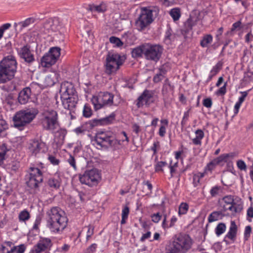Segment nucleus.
Listing matches in <instances>:
<instances>
[{"instance_id": "1", "label": "nucleus", "mask_w": 253, "mask_h": 253, "mask_svg": "<svg viewBox=\"0 0 253 253\" xmlns=\"http://www.w3.org/2000/svg\"><path fill=\"white\" fill-rule=\"evenodd\" d=\"M47 226L54 233L62 232L67 225L68 219L63 212L57 207H52L46 212Z\"/></svg>"}, {"instance_id": "2", "label": "nucleus", "mask_w": 253, "mask_h": 253, "mask_svg": "<svg viewBox=\"0 0 253 253\" xmlns=\"http://www.w3.org/2000/svg\"><path fill=\"white\" fill-rule=\"evenodd\" d=\"M17 62L14 57L8 56L0 62V84L12 80L16 72Z\"/></svg>"}, {"instance_id": "3", "label": "nucleus", "mask_w": 253, "mask_h": 253, "mask_svg": "<svg viewBox=\"0 0 253 253\" xmlns=\"http://www.w3.org/2000/svg\"><path fill=\"white\" fill-rule=\"evenodd\" d=\"M192 244L189 235L178 234L175 236L167 253H186L191 248Z\"/></svg>"}, {"instance_id": "4", "label": "nucleus", "mask_w": 253, "mask_h": 253, "mask_svg": "<svg viewBox=\"0 0 253 253\" xmlns=\"http://www.w3.org/2000/svg\"><path fill=\"white\" fill-rule=\"evenodd\" d=\"M38 113L37 109L32 108L17 112L13 118V125L20 130L31 123Z\"/></svg>"}, {"instance_id": "5", "label": "nucleus", "mask_w": 253, "mask_h": 253, "mask_svg": "<svg viewBox=\"0 0 253 253\" xmlns=\"http://www.w3.org/2000/svg\"><path fill=\"white\" fill-rule=\"evenodd\" d=\"M94 141L98 145L105 148L114 147L120 141L116 139L113 133L109 131L98 132L94 137Z\"/></svg>"}, {"instance_id": "6", "label": "nucleus", "mask_w": 253, "mask_h": 253, "mask_svg": "<svg viewBox=\"0 0 253 253\" xmlns=\"http://www.w3.org/2000/svg\"><path fill=\"white\" fill-rule=\"evenodd\" d=\"M43 128L47 130H54L58 126V114L53 110L44 111L41 119Z\"/></svg>"}, {"instance_id": "7", "label": "nucleus", "mask_w": 253, "mask_h": 253, "mask_svg": "<svg viewBox=\"0 0 253 253\" xmlns=\"http://www.w3.org/2000/svg\"><path fill=\"white\" fill-rule=\"evenodd\" d=\"M153 11L150 7H143L141 8L140 14L135 21V26L138 30H144L153 21Z\"/></svg>"}, {"instance_id": "8", "label": "nucleus", "mask_w": 253, "mask_h": 253, "mask_svg": "<svg viewBox=\"0 0 253 253\" xmlns=\"http://www.w3.org/2000/svg\"><path fill=\"white\" fill-rule=\"evenodd\" d=\"M144 58L149 61L158 62L162 55L163 48L159 44L144 43Z\"/></svg>"}, {"instance_id": "9", "label": "nucleus", "mask_w": 253, "mask_h": 253, "mask_svg": "<svg viewBox=\"0 0 253 253\" xmlns=\"http://www.w3.org/2000/svg\"><path fill=\"white\" fill-rule=\"evenodd\" d=\"M114 95L112 93L100 92L98 96H94L91 101L95 110L105 106H110L113 104Z\"/></svg>"}, {"instance_id": "10", "label": "nucleus", "mask_w": 253, "mask_h": 253, "mask_svg": "<svg viewBox=\"0 0 253 253\" xmlns=\"http://www.w3.org/2000/svg\"><path fill=\"white\" fill-rule=\"evenodd\" d=\"M100 178L98 170L94 169L85 171L83 175L79 176L80 181L82 184L90 187L97 185Z\"/></svg>"}, {"instance_id": "11", "label": "nucleus", "mask_w": 253, "mask_h": 253, "mask_svg": "<svg viewBox=\"0 0 253 253\" xmlns=\"http://www.w3.org/2000/svg\"><path fill=\"white\" fill-rule=\"evenodd\" d=\"M28 148L32 154L34 156L40 153H45L48 150V147L45 143L41 140L37 139L30 140Z\"/></svg>"}, {"instance_id": "12", "label": "nucleus", "mask_w": 253, "mask_h": 253, "mask_svg": "<svg viewBox=\"0 0 253 253\" xmlns=\"http://www.w3.org/2000/svg\"><path fill=\"white\" fill-rule=\"evenodd\" d=\"M59 93L60 97H69L78 95L73 84L68 82H65L61 84Z\"/></svg>"}, {"instance_id": "13", "label": "nucleus", "mask_w": 253, "mask_h": 253, "mask_svg": "<svg viewBox=\"0 0 253 253\" xmlns=\"http://www.w3.org/2000/svg\"><path fill=\"white\" fill-rule=\"evenodd\" d=\"M51 240L49 238H43L40 240L34 247L30 253H41L49 250L52 246Z\"/></svg>"}, {"instance_id": "14", "label": "nucleus", "mask_w": 253, "mask_h": 253, "mask_svg": "<svg viewBox=\"0 0 253 253\" xmlns=\"http://www.w3.org/2000/svg\"><path fill=\"white\" fill-rule=\"evenodd\" d=\"M115 119V115L112 114L110 116L100 119H94L89 121L86 124L89 125V128L102 125H106L112 123Z\"/></svg>"}, {"instance_id": "15", "label": "nucleus", "mask_w": 253, "mask_h": 253, "mask_svg": "<svg viewBox=\"0 0 253 253\" xmlns=\"http://www.w3.org/2000/svg\"><path fill=\"white\" fill-rule=\"evenodd\" d=\"M223 200L226 204L227 205H229L228 208H226V206H223V210L224 211L230 210L234 212H239L242 210V206L237 205L234 202V199L232 196H226L223 198Z\"/></svg>"}, {"instance_id": "16", "label": "nucleus", "mask_w": 253, "mask_h": 253, "mask_svg": "<svg viewBox=\"0 0 253 253\" xmlns=\"http://www.w3.org/2000/svg\"><path fill=\"white\" fill-rule=\"evenodd\" d=\"M153 93L152 91L145 89L142 94L138 98L136 105L138 108L144 105H149L153 102L152 100Z\"/></svg>"}, {"instance_id": "17", "label": "nucleus", "mask_w": 253, "mask_h": 253, "mask_svg": "<svg viewBox=\"0 0 253 253\" xmlns=\"http://www.w3.org/2000/svg\"><path fill=\"white\" fill-rule=\"evenodd\" d=\"M237 156V153L236 152L223 154L220 155L218 157L214 159L212 162H210L208 166L210 169H212L215 165H218L222 162H227L228 161L233 159Z\"/></svg>"}, {"instance_id": "18", "label": "nucleus", "mask_w": 253, "mask_h": 253, "mask_svg": "<svg viewBox=\"0 0 253 253\" xmlns=\"http://www.w3.org/2000/svg\"><path fill=\"white\" fill-rule=\"evenodd\" d=\"M64 108L69 110L74 109L79 100L78 96L74 95L69 97H60Z\"/></svg>"}, {"instance_id": "19", "label": "nucleus", "mask_w": 253, "mask_h": 253, "mask_svg": "<svg viewBox=\"0 0 253 253\" xmlns=\"http://www.w3.org/2000/svg\"><path fill=\"white\" fill-rule=\"evenodd\" d=\"M195 22L192 18H188L184 23L183 27L180 29L179 32L176 34L177 36H183L184 38H186L187 35L192 30Z\"/></svg>"}, {"instance_id": "20", "label": "nucleus", "mask_w": 253, "mask_h": 253, "mask_svg": "<svg viewBox=\"0 0 253 253\" xmlns=\"http://www.w3.org/2000/svg\"><path fill=\"white\" fill-rule=\"evenodd\" d=\"M31 95V90L29 87L24 88L19 93L18 97V101L21 104H26Z\"/></svg>"}, {"instance_id": "21", "label": "nucleus", "mask_w": 253, "mask_h": 253, "mask_svg": "<svg viewBox=\"0 0 253 253\" xmlns=\"http://www.w3.org/2000/svg\"><path fill=\"white\" fill-rule=\"evenodd\" d=\"M106 62L114 65L116 67L120 68V66L123 64V62L121 59V56L117 53L111 54L109 53L106 59Z\"/></svg>"}, {"instance_id": "22", "label": "nucleus", "mask_w": 253, "mask_h": 253, "mask_svg": "<svg viewBox=\"0 0 253 253\" xmlns=\"http://www.w3.org/2000/svg\"><path fill=\"white\" fill-rule=\"evenodd\" d=\"M20 56L25 61L31 63L35 61L34 55L27 46H24L20 50Z\"/></svg>"}, {"instance_id": "23", "label": "nucleus", "mask_w": 253, "mask_h": 253, "mask_svg": "<svg viewBox=\"0 0 253 253\" xmlns=\"http://www.w3.org/2000/svg\"><path fill=\"white\" fill-rule=\"evenodd\" d=\"M57 61V60L48 52L42 57L41 63L42 66L49 67L54 64Z\"/></svg>"}, {"instance_id": "24", "label": "nucleus", "mask_w": 253, "mask_h": 253, "mask_svg": "<svg viewBox=\"0 0 253 253\" xmlns=\"http://www.w3.org/2000/svg\"><path fill=\"white\" fill-rule=\"evenodd\" d=\"M237 233V226L234 221H231L229 230L225 236V238H228L233 242H234L236 239Z\"/></svg>"}, {"instance_id": "25", "label": "nucleus", "mask_w": 253, "mask_h": 253, "mask_svg": "<svg viewBox=\"0 0 253 253\" xmlns=\"http://www.w3.org/2000/svg\"><path fill=\"white\" fill-rule=\"evenodd\" d=\"M29 179L26 182L27 186L31 189H37L39 187V184L42 181V178L40 176L33 177L29 176Z\"/></svg>"}, {"instance_id": "26", "label": "nucleus", "mask_w": 253, "mask_h": 253, "mask_svg": "<svg viewBox=\"0 0 253 253\" xmlns=\"http://www.w3.org/2000/svg\"><path fill=\"white\" fill-rule=\"evenodd\" d=\"M61 178L58 173H56L54 177L50 178L47 181L48 185L51 188L58 189L60 186Z\"/></svg>"}, {"instance_id": "27", "label": "nucleus", "mask_w": 253, "mask_h": 253, "mask_svg": "<svg viewBox=\"0 0 253 253\" xmlns=\"http://www.w3.org/2000/svg\"><path fill=\"white\" fill-rule=\"evenodd\" d=\"M173 86H172L168 79H166L165 81L163 86L162 93L164 97H168L169 94L173 91Z\"/></svg>"}, {"instance_id": "28", "label": "nucleus", "mask_w": 253, "mask_h": 253, "mask_svg": "<svg viewBox=\"0 0 253 253\" xmlns=\"http://www.w3.org/2000/svg\"><path fill=\"white\" fill-rule=\"evenodd\" d=\"M143 46H144V43L141 44L131 50V53L133 58H141L142 57L143 55L144 56V49Z\"/></svg>"}, {"instance_id": "29", "label": "nucleus", "mask_w": 253, "mask_h": 253, "mask_svg": "<svg viewBox=\"0 0 253 253\" xmlns=\"http://www.w3.org/2000/svg\"><path fill=\"white\" fill-rule=\"evenodd\" d=\"M14 249V244L12 242L10 241L5 242L1 245V253H13Z\"/></svg>"}, {"instance_id": "30", "label": "nucleus", "mask_w": 253, "mask_h": 253, "mask_svg": "<svg viewBox=\"0 0 253 253\" xmlns=\"http://www.w3.org/2000/svg\"><path fill=\"white\" fill-rule=\"evenodd\" d=\"M224 216L221 211H214L211 212L208 217L209 222H212L221 219Z\"/></svg>"}, {"instance_id": "31", "label": "nucleus", "mask_w": 253, "mask_h": 253, "mask_svg": "<svg viewBox=\"0 0 253 253\" xmlns=\"http://www.w3.org/2000/svg\"><path fill=\"white\" fill-rule=\"evenodd\" d=\"M212 36L210 34L204 36L200 42V45L203 47H207L209 44L212 42Z\"/></svg>"}, {"instance_id": "32", "label": "nucleus", "mask_w": 253, "mask_h": 253, "mask_svg": "<svg viewBox=\"0 0 253 253\" xmlns=\"http://www.w3.org/2000/svg\"><path fill=\"white\" fill-rule=\"evenodd\" d=\"M89 9L92 12H104L107 10V6L105 3H102L99 5H90Z\"/></svg>"}, {"instance_id": "33", "label": "nucleus", "mask_w": 253, "mask_h": 253, "mask_svg": "<svg viewBox=\"0 0 253 253\" xmlns=\"http://www.w3.org/2000/svg\"><path fill=\"white\" fill-rule=\"evenodd\" d=\"M166 71L163 69H160L159 72L156 74L153 77V81L155 83L161 82L165 78Z\"/></svg>"}, {"instance_id": "34", "label": "nucleus", "mask_w": 253, "mask_h": 253, "mask_svg": "<svg viewBox=\"0 0 253 253\" xmlns=\"http://www.w3.org/2000/svg\"><path fill=\"white\" fill-rule=\"evenodd\" d=\"M35 22V19L33 18H29L26 19L24 21L20 22L17 24L16 23H14V27H16L18 25L21 27V29L23 28L27 27L29 25L33 24Z\"/></svg>"}, {"instance_id": "35", "label": "nucleus", "mask_w": 253, "mask_h": 253, "mask_svg": "<svg viewBox=\"0 0 253 253\" xmlns=\"http://www.w3.org/2000/svg\"><path fill=\"white\" fill-rule=\"evenodd\" d=\"M38 176L42 178V173L40 169L37 168L30 167L29 169V176L36 178V177H38Z\"/></svg>"}, {"instance_id": "36", "label": "nucleus", "mask_w": 253, "mask_h": 253, "mask_svg": "<svg viewBox=\"0 0 253 253\" xmlns=\"http://www.w3.org/2000/svg\"><path fill=\"white\" fill-rule=\"evenodd\" d=\"M226 226L224 223H219L216 226L215 229V234L217 236H219L223 234L226 230Z\"/></svg>"}, {"instance_id": "37", "label": "nucleus", "mask_w": 253, "mask_h": 253, "mask_svg": "<svg viewBox=\"0 0 253 253\" xmlns=\"http://www.w3.org/2000/svg\"><path fill=\"white\" fill-rule=\"evenodd\" d=\"M60 51L61 48L59 47L55 46L51 47L48 52L50 53L54 58L58 60L61 54Z\"/></svg>"}, {"instance_id": "38", "label": "nucleus", "mask_w": 253, "mask_h": 253, "mask_svg": "<svg viewBox=\"0 0 253 253\" xmlns=\"http://www.w3.org/2000/svg\"><path fill=\"white\" fill-rule=\"evenodd\" d=\"M119 68H120L118 67H116L114 65L106 62L105 72L107 74L110 75L113 73L116 72Z\"/></svg>"}, {"instance_id": "39", "label": "nucleus", "mask_w": 253, "mask_h": 253, "mask_svg": "<svg viewBox=\"0 0 253 253\" xmlns=\"http://www.w3.org/2000/svg\"><path fill=\"white\" fill-rule=\"evenodd\" d=\"M66 134V131L65 129H60L56 131L55 133V136L59 137V139L58 141V143L61 144L63 142Z\"/></svg>"}, {"instance_id": "40", "label": "nucleus", "mask_w": 253, "mask_h": 253, "mask_svg": "<svg viewBox=\"0 0 253 253\" xmlns=\"http://www.w3.org/2000/svg\"><path fill=\"white\" fill-rule=\"evenodd\" d=\"M170 15L172 17L174 21L179 19L180 16V11L178 8L172 9L170 11Z\"/></svg>"}, {"instance_id": "41", "label": "nucleus", "mask_w": 253, "mask_h": 253, "mask_svg": "<svg viewBox=\"0 0 253 253\" xmlns=\"http://www.w3.org/2000/svg\"><path fill=\"white\" fill-rule=\"evenodd\" d=\"M175 36L171 34V29H169L166 32L165 37V42L167 43H169L172 41L174 40Z\"/></svg>"}, {"instance_id": "42", "label": "nucleus", "mask_w": 253, "mask_h": 253, "mask_svg": "<svg viewBox=\"0 0 253 253\" xmlns=\"http://www.w3.org/2000/svg\"><path fill=\"white\" fill-rule=\"evenodd\" d=\"M44 27L45 29L48 30L49 32H55L58 29L56 25H55L53 21H49L47 23H45Z\"/></svg>"}, {"instance_id": "43", "label": "nucleus", "mask_w": 253, "mask_h": 253, "mask_svg": "<svg viewBox=\"0 0 253 253\" xmlns=\"http://www.w3.org/2000/svg\"><path fill=\"white\" fill-rule=\"evenodd\" d=\"M189 209V205L186 203H182L179 207L178 214L179 215L186 214Z\"/></svg>"}, {"instance_id": "44", "label": "nucleus", "mask_w": 253, "mask_h": 253, "mask_svg": "<svg viewBox=\"0 0 253 253\" xmlns=\"http://www.w3.org/2000/svg\"><path fill=\"white\" fill-rule=\"evenodd\" d=\"M30 216L29 212L26 210H24L19 213L18 217L20 221H25L29 219Z\"/></svg>"}, {"instance_id": "45", "label": "nucleus", "mask_w": 253, "mask_h": 253, "mask_svg": "<svg viewBox=\"0 0 253 253\" xmlns=\"http://www.w3.org/2000/svg\"><path fill=\"white\" fill-rule=\"evenodd\" d=\"M83 116L85 118L91 117L92 114V110L88 104H85L83 109Z\"/></svg>"}, {"instance_id": "46", "label": "nucleus", "mask_w": 253, "mask_h": 253, "mask_svg": "<svg viewBox=\"0 0 253 253\" xmlns=\"http://www.w3.org/2000/svg\"><path fill=\"white\" fill-rule=\"evenodd\" d=\"M244 81L247 83L253 81V70H249L245 74L244 77Z\"/></svg>"}, {"instance_id": "47", "label": "nucleus", "mask_w": 253, "mask_h": 253, "mask_svg": "<svg viewBox=\"0 0 253 253\" xmlns=\"http://www.w3.org/2000/svg\"><path fill=\"white\" fill-rule=\"evenodd\" d=\"M222 66V64L220 62H218L212 69L211 71V74H212L210 78L211 79L212 76L215 75L221 69Z\"/></svg>"}, {"instance_id": "48", "label": "nucleus", "mask_w": 253, "mask_h": 253, "mask_svg": "<svg viewBox=\"0 0 253 253\" xmlns=\"http://www.w3.org/2000/svg\"><path fill=\"white\" fill-rule=\"evenodd\" d=\"M8 128L7 124L1 116H0V135Z\"/></svg>"}, {"instance_id": "49", "label": "nucleus", "mask_w": 253, "mask_h": 253, "mask_svg": "<svg viewBox=\"0 0 253 253\" xmlns=\"http://www.w3.org/2000/svg\"><path fill=\"white\" fill-rule=\"evenodd\" d=\"M109 41L111 43L115 44L117 47H120L123 44L120 39L115 37H111Z\"/></svg>"}, {"instance_id": "50", "label": "nucleus", "mask_w": 253, "mask_h": 253, "mask_svg": "<svg viewBox=\"0 0 253 253\" xmlns=\"http://www.w3.org/2000/svg\"><path fill=\"white\" fill-rule=\"evenodd\" d=\"M13 253H23L26 249V247L24 244L15 246L14 245Z\"/></svg>"}, {"instance_id": "51", "label": "nucleus", "mask_w": 253, "mask_h": 253, "mask_svg": "<svg viewBox=\"0 0 253 253\" xmlns=\"http://www.w3.org/2000/svg\"><path fill=\"white\" fill-rule=\"evenodd\" d=\"M220 190V187L217 186H214L211 189L210 194L212 197H215L219 194Z\"/></svg>"}, {"instance_id": "52", "label": "nucleus", "mask_w": 253, "mask_h": 253, "mask_svg": "<svg viewBox=\"0 0 253 253\" xmlns=\"http://www.w3.org/2000/svg\"><path fill=\"white\" fill-rule=\"evenodd\" d=\"M10 27H11V24L10 23H6V24L2 25L0 27V40L2 37L4 32L6 30L9 29Z\"/></svg>"}, {"instance_id": "53", "label": "nucleus", "mask_w": 253, "mask_h": 253, "mask_svg": "<svg viewBox=\"0 0 253 253\" xmlns=\"http://www.w3.org/2000/svg\"><path fill=\"white\" fill-rule=\"evenodd\" d=\"M160 142L158 141L154 142L153 144V146L151 147V150L153 152V155H155L157 153V151L160 149Z\"/></svg>"}, {"instance_id": "54", "label": "nucleus", "mask_w": 253, "mask_h": 253, "mask_svg": "<svg viewBox=\"0 0 253 253\" xmlns=\"http://www.w3.org/2000/svg\"><path fill=\"white\" fill-rule=\"evenodd\" d=\"M252 232V228L250 226H247L245 227L244 232V239L245 241H247L250 236Z\"/></svg>"}, {"instance_id": "55", "label": "nucleus", "mask_w": 253, "mask_h": 253, "mask_svg": "<svg viewBox=\"0 0 253 253\" xmlns=\"http://www.w3.org/2000/svg\"><path fill=\"white\" fill-rule=\"evenodd\" d=\"M7 151V149L5 144L0 143V155L1 157L4 158L5 154Z\"/></svg>"}, {"instance_id": "56", "label": "nucleus", "mask_w": 253, "mask_h": 253, "mask_svg": "<svg viewBox=\"0 0 253 253\" xmlns=\"http://www.w3.org/2000/svg\"><path fill=\"white\" fill-rule=\"evenodd\" d=\"M67 162L73 167L74 169L76 170L77 169L76 160L74 157L70 155L69 158L67 159Z\"/></svg>"}, {"instance_id": "57", "label": "nucleus", "mask_w": 253, "mask_h": 253, "mask_svg": "<svg viewBox=\"0 0 253 253\" xmlns=\"http://www.w3.org/2000/svg\"><path fill=\"white\" fill-rule=\"evenodd\" d=\"M167 165V163L165 162H159L155 166V171H163L162 168Z\"/></svg>"}, {"instance_id": "58", "label": "nucleus", "mask_w": 253, "mask_h": 253, "mask_svg": "<svg viewBox=\"0 0 253 253\" xmlns=\"http://www.w3.org/2000/svg\"><path fill=\"white\" fill-rule=\"evenodd\" d=\"M237 166L240 170H246L247 168L245 163L241 160L237 162Z\"/></svg>"}, {"instance_id": "59", "label": "nucleus", "mask_w": 253, "mask_h": 253, "mask_svg": "<svg viewBox=\"0 0 253 253\" xmlns=\"http://www.w3.org/2000/svg\"><path fill=\"white\" fill-rule=\"evenodd\" d=\"M162 217L159 212L154 213L151 215L152 220L154 222L158 223Z\"/></svg>"}, {"instance_id": "60", "label": "nucleus", "mask_w": 253, "mask_h": 253, "mask_svg": "<svg viewBox=\"0 0 253 253\" xmlns=\"http://www.w3.org/2000/svg\"><path fill=\"white\" fill-rule=\"evenodd\" d=\"M48 160L50 162L54 165H58L59 164V160L56 159L54 156L49 155L48 158Z\"/></svg>"}, {"instance_id": "61", "label": "nucleus", "mask_w": 253, "mask_h": 253, "mask_svg": "<svg viewBox=\"0 0 253 253\" xmlns=\"http://www.w3.org/2000/svg\"><path fill=\"white\" fill-rule=\"evenodd\" d=\"M203 105L207 108H211L212 105L211 99L210 98L205 99L203 100Z\"/></svg>"}, {"instance_id": "62", "label": "nucleus", "mask_w": 253, "mask_h": 253, "mask_svg": "<svg viewBox=\"0 0 253 253\" xmlns=\"http://www.w3.org/2000/svg\"><path fill=\"white\" fill-rule=\"evenodd\" d=\"M129 210L128 207L126 206L122 211V217L127 218Z\"/></svg>"}, {"instance_id": "63", "label": "nucleus", "mask_w": 253, "mask_h": 253, "mask_svg": "<svg viewBox=\"0 0 253 253\" xmlns=\"http://www.w3.org/2000/svg\"><path fill=\"white\" fill-rule=\"evenodd\" d=\"M97 248V245L96 244H92L90 245L86 250V253H93Z\"/></svg>"}, {"instance_id": "64", "label": "nucleus", "mask_w": 253, "mask_h": 253, "mask_svg": "<svg viewBox=\"0 0 253 253\" xmlns=\"http://www.w3.org/2000/svg\"><path fill=\"white\" fill-rule=\"evenodd\" d=\"M93 230L94 228L92 226L89 225L88 226L87 234L86 236L87 240H88L89 238L93 235Z\"/></svg>"}]
</instances>
